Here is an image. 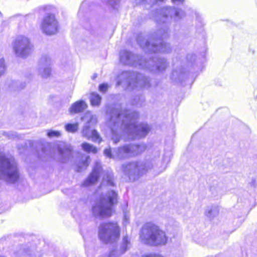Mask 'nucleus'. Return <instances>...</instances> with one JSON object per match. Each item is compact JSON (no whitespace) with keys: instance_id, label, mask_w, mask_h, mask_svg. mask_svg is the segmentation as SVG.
<instances>
[{"instance_id":"f257e3e1","label":"nucleus","mask_w":257,"mask_h":257,"mask_svg":"<svg viewBox=\"0 0 257 257\" xmlns=\"http://www.w3.org/2000/svg\"><path fill=\"white\" fill-rule=\"evenodd\" d=\"M138 112L131 110L113 109L108 121V125L112 133V140L117 143L122 134H126L128 139L134 140L146 136L150 130L147 123L137 124Z\"/></svg>"},{"instance_id":"f03ea898","label":"nucleus","mask_w":257,"mask_h":257,"mask_svg":"<svg viewBox=\"0 0 257 257\" xmlns=\"http://www.w3.org/2000/svg\"><path fill=\"white\" fill-rule=\"evenodd\" d=\"M140 238L144 244L153 246L164 245L168 240L166 232L152 222L147 223L142 226Z\"/></svg>"},{"instance_id":"7ed1b4c3","label":"nucleus","mask_w":257,"mask_h":257,"mask_svg":"<svg viewBox=\"0 0 257 257\" xmlns=\"http://www.w3.org/2000/svg\"><path fill=\"white\" fill-rule=\"evenodd\" d=\"M119 59L120 62L124 65L135 67L139 66L140 68H148L155 72L162 71L168 65L166 60L164 59H156V61L154 59L149 60L146 62L145 64H142L138 56L135 55L126 50H122L120 52Z\"/></svg>"},{"instance_id":"20e7f679","label":"nucleus","mask_w":257,"mask_h":257,"mask_svg":"<svg viewBox=\"0 0 257 257\" xmlns=\"http://www.w3.org/2000/svg\"><path fill=\"white\" fill-rule=\"evenodd\" d=\"M117 195L113 190L101 195L92 206V212L95 217L105 218L111 216L113 206L116 202Z\"/></svg>"},{"instance_id":"39448f33","label":"nucleus","mask_w":257,"mask_h":257,"mask_svg":"<svg viewBox=\"0 0 257 257\" xmlns=\"http://www.w3.org/2000/svg\"><path fill=\"white\" fill-rule=\"evenodd\" d=\"M19 177L17 164L14 157L0 152V179L9 183H14Z\"/></svg>"},{"instance_id":"423d86ee","label":"nucleus","mask_w":257,"mask_h":257,"mask_svg":"<svg viewBox=\"0 0 257 257\" xmlns=\"http://www.w3.org/2000/svg\"><path fill=\"white\" fill-rule=\"evenodd\" d=\"M156 163L155 161L132 162L122 166L124 174L131 181L138 180L140 176L147 171L155 169Z\"/></svg>"},{"instance_id":"0eeeda50","label":"nucleus","mask_w":257,"mask_h":257,"mask_svg":"<svg viewBox=\"0 0 257 257\" xmlns=\"http://www.w3.org/2000/svg\"><path fill=\"white\" fill-rule=\"evenodd\" d=\"M146 149L144 144L126 145L114 150L112 153L110 149H106L104 151V154L109 158L122 159L140 154L144 152Z\"/></svg>"},{"instance_id":"6e6552de","label":"nucleus","mask_w":257,"mask_h":257,"mask_svg":"<svg viewBox=\"0 0 257 257\" xmlns=\"http://www.w3.org/2000/svg\"><path fill=\"white\" fill-rule=\"evenodd\" d=\"M123 83L133 88H147L150 87V81L147 77L133 72H123L117 76V86Z\"/></svg>"},{"instance_id":"1a4fd4ad","label":"nucleus","mask_w":257,"mask_h":257,"mask_svg":"<svg viewBox=\"0 0 257 257\" xmlns=\"http://www.w3.org/2000/svg\"><path fill=\"white\" fill-rule=\"evenodd\" d=\"M120 231V228L117 223L103 222L98 227V236L105 243L114 242L119 238Z\"/></svg>"},{"instance_id":"9d476101","label":"nucleus","mask_w":257,"mask_h":257,"mask_svg":"<svg viewBox=\"0 0 257 257\" xmlns=\"http://www.w3.org/2000/svg\"><path fill=\"white\" fill-rule=\"evenodd\" d=\"M84 124L82 127L81 133L82 136L92 141L99 143L101 138L98 133L95 130H90V127L95 125L97 122V118L95 115L91 112H86L81 118Z\"/></svg>"},{"instance_id":"9b49d317","label":"nucleus","mask_w":257,"mask_h":257,"mask_svg":"<svg viewBox=\"0 0 257 257\" xmlns=\"http://www.w3.org/2000/svg\"><path fill=\"white\" fill-rule=\"evenodd\" d=\"M33 48L30 39L24 35L18 36L13 42V50L17 57H27L32 52Z\"/></svg>"},{"instance_id":"f8f14e48","label":"nucleus","mask_w":257,"mask_h":257,"mask_svg":"<svg viewBox=\"0 0 257 257\" xmlns=\"http://www.w3.org/2000/svg\"><path fill=\"white\" fill-rule=\"evenodd\" d=\"M137 42L140 46L146 51L152 52L170 53L171 48L169 44L163 42L162 40H148L141 37L137 38Z\"/></svg>"},{"instance_id":"ddd939ff","label":"nucleus","mask_w":257,"mask_h":257,"mask_svg":"<svg viewBox=\"0 0 257 257\" xmlns=\"http://www.w3.org/2000/svg\"><path fill=\"white\" fill-rule=\"evenodd\" d=\"M170 16V18L174 21H177L184 16V13L180 9L174 8H164L157 14L155 19L157 23H164Z\"/></svg>"},{"instance_id":"4468645a","label":"nucleus","mask_w":257,"mask_h":257,"mask_svg":"<svg viewBox=\"0 0 257 257\" xmlns=\"http://www.w3.org/2000/svg\"><path fill=\"white\" fill-rule=\"evenodd\" d=\"M41 29L44 34L48 36L54 35L58 32V22L54 15L48 14L44 17Z\"/></svg>"},{"instance_id":"2eb2a0df","label":"nucleus","mask_w":257,"mask_h":257,"mask_svg":"<svg viewBox=\"0 0 257 257\" xmlns=\"http://www.w3.org/2000/svg\"><path fill=\"white\" fill-rule=\"evenodd\" d=\"M52 58L49 54H44L39 61L38 72L39 75L43 78H47L51 74Z\"/></svg>"},{"instance_id":"dca6fc26","label":"nucleus","mask_w":257,"mask_h":257,"mask_svg":"<svg viewBox=\"0 0 257 257\" xmlns=\"http://www.w3.org/2000/svg\"><path fill=\"white\" fill-rule=\"evenodd\" d=\"M102 171V167L100 163L96 162L94 166L93 171L88 178L83 182L82 186H88L95 183L97 180Z\"/></svg>"},{"instance_id":"f3484780","label":"nucleus","mask_w":257,"mask_h":257,"mask_svg":"<svg viewBox=\"0 0 257 257\" xmlns=\"http://www.w3.org/2000/svg\"><path fill=\"white\" fill-rule=\"evenodd\" d=\"M130 246V240L128 236H123L120 249L119 250L116 249L111 250L109 253V257H119L128 249Z\"/></svg>"},{"instance_id":"a211bd4d","label":"nucleus","mask_w":257,"mask_h":257,"mask_svg":"<svg viewBox=\"0 0 257 257\" xmlns=\"http://www.w3.org/2000/svg\"><path fill=\"white\" fill-rule=\"evenodd\" d=\"M87 106V104L84 101L79 100L72 104L69 108V112L72 114L79 113L84 110Z\"/></svg>"},{"instance_id":"6ab92c4d","label":"nucleus","mask_w":257,"mask_h":257,"mask_svg":"<svg viewBox=\"0 0 257 257\" xmlns=\"http://www.w3.org/2000/svg\"><path fill=\"white\" fill-rule=\"evenodd\" d=\"M219 211V207L217 205H211L206 208L205 215L209 220H212L218 215Z\"/></svg>"},{"instance_id":"aec40b11","label":"nucleus","mask_w":257,"mask_h":257,"mask_svg":"<svg viewBox=\"0 0 257 257\" xmlns=\"http://www.w3.org/2000/svg\"><path fill=\"white\" fill-rule=\"evenodd\" d=\"M104 185L110 186H114L113 176L111 173H106L104 175L102 182L101 184V188H102Z\"/></svg>"},{"instance_id":"412c9836","label":"nucleus","mask_w":257,"mask_h":257,"mask_svg":"<svg viewBox=\"0 0 257 257\" xmlns=\"http://www.w3.org/2000/svg\"><path fill=\"white\" fill-rule=\"evenodd\" d=\"M90 157L89 156H84L82 157L81 162L77 164V171L80 172L85 169L89 165Z\"/></svg>"},{"instance_id":"4be33fe9","label":"nucleus","mask_w":257,"mask_h":257,"mask_svg":"<svg viewBox=\"0 0 257 257\" xmlns=\"http://www.w3.org/2000/svg\"><path fill=\"white\" fill-rule=\"evenodd\" d=\"M82 149L86 152L95 154L97 152V148L92 145L87 143H83L81 145Z\"/></svg>"},{"instance_id":"5701e85b","label":"nucleus","mask_w":257,"mask_h":257,"mask_svg":"<svg viewBox=\"0 0 257 257\" xmlns=\"http://www.w3.org/2000/svg\"><path fill=\"white\" fill-rule=\"evenodd\" d=\"M101 99V97L96 93H92L90 94V100L92 106L99 105Z\"/></svg>"},{"instance_id":"b1692460","label":"nucleus","mask_w":257,"mask_h":257,"mask_svg":"<svg viewBox=\"0 0 257 257\" xmlns=\"http://www.w3.org/2000/svg\"><path fill=\"white\" fill-rule=\"evenodd\" d=\"M64 149L59 148V153L61 156L62 159L65 157H67L71 155V148L70 146H66L65 144L63 145Z\"/></svg>"},{"instance_id":"393cba45","label":"nucleus","mask_w":257,"mask_h":257,"mask_svg":"<svg viewBox=\"0 0 257 257\" xmlns=\"http://www.w3.org/2000/svg\"><path fill=\"white\" fill-rule=\"evenodd\" d=\"M65 128L68 132L74 133L78 130V123H67L65 125Z\"/></svg>"},{"instance_id":"a878e982","label":"nucleus","mask_w":257,"mask_h":257,"mask_svg":"<svg viewBox=\"0 0 257 257\" xmlns=\"http://www.w3.org/2000/svg\"><path fill=\"white\" fill-rule=\"evenodd\" d=\"M6 86H7L6 89L8 90H11L16 88L23 89L25 87V86H23L22 87H19L18 83L12 80L8 81L6 84Z\"/></svg>"},{"instance_id":"bb28decb","label":"nucleus","mask_w":257,"mask_h":257,"mask_svg":"<svg viewBox=\"0 0 257 257\" xmlns=\"http://www.w3.org/2000/svg\"><path fill=\"white\" fill-rule=\"evenodd\" d=\"M184 75V73L182 71H178L177 70H174L172 72L171 75V79L174 81H180L181 77Z\"/></svg>"},{"instance_id":"cd10ccee","label":"nucleus","mask_w":257,"mask_h":257,"mask_svg":"<svg viewBox=\"0 0 257 257\" xmlns=\"http://www.w3.org/2000/svg\"><path fill=\"white\" fill-rule=\"evenodd\" d=\"M6 70V67L4 58L0 59V77L3 76Z\"/></svg>"},{"instance_id":"c85d7f7f","label":"nucleus","mask_w":257,"mask_h":257,"mask_svg":"<svg viewBox=\"0 0 257 257\" xmlns=\"http://www.w3.org/2000/svg\"><path fill=\"white\" fill-rule=\"evenodd\" d=\"M61 133L59 131L50 130L48 132L47 136L49 138L58 137L60 136Z\"/></svg>"},{"instance_id":"c756f323","label":"nucleus","mask_w":257,"mask_h":257,"mask_svg":"<svg viewBox=\"0 0 257 257\" xmlns=\"http://www.w3.org/2000/svg\"><path fill=\"white\" fill-rule=\"evenodd\" d=\"M108 88V85L107 84H101L99 86V90L100 91L102 92H105Z\"/></svg>"},{"instance_id":"7c9ffc66","label":"nucleus","mask_w":257,"mask_h":257,"mask_svg":"<svg viewBox=\"0 0 257 257\" xmlns=\"http://www.w3.org/2000/svg\"><path fill=\"white\" fill-rule=\"evenodd\" d=\"M4 135L7 136L10 139H14L17 137V135L13 133H5Z\"/></svg>"},{"instance_id":"2f4dec72","label":"nucleus","mask_w":257,"mask_h":257,"mask_svg":"<svg viewBox=\"0 0 257 257\" xmlns=\"http://www.w3.org/2000/svg\"><path fill=\"white\" fill-rule=\"evenodd\" d=\"M166 167H166V166H165V167H163L162 169H161V170L159 171V172H162V171H164V170L166 169Z\"/></svg>"},{"instance_id":"473e14b6","label":"nucleus","mask_w":257,"mask_h":257,"mask_svg":"<svg viewBox=\"0 0 257 257\" xmlns=\"http://www.w3.org/2000/svg\"><path fill=\"white\" fill-rule=\"evenodd\" d=\"M127 215L126 214L124 215V218H125V219L126 220H127Z\"/></svg>"},{"instance_id":"72a5a7b5","label":"nucleus","mask_w":257,"mask_h":257,"mask_svg":"<svg viewBox=\"0 0 257 257\" xmlns=\"http://www.w3.org/2000/svg\"><path fill=\"white\" fill-rule=\"evenodd\" d=\"M166 37L165 35L163 34L162 36H161V38H165Z\"/></svg>"},{"instance_id":"f704fd0d","label":"nucleus","mask_w":257,"mask_h":257,"mask_svg":"<svg viewBox=\"0 0 257 257\" xmlns=\"http://www.w3.org/2000/svg\"><path fill=\"white\" fill-rule=\"evenodd\" d=\"M169 162H170V159H167V163H168Z\"/></svg>"},{"instance_id":"c9c22d12","label":"nucleus","mask_w":257,"mask_h":257,"mask_svg":"<svg viewBox=\"0 0 257 257\" xmlns=\"http://www.w3.org/2000/svg\"><path fill=\"white\" fill-rule=\"evenodd\" d=\"M167 33V32H165V34H164V35H165V36H166V34Z\"/></svg>"},{"instance_id":"e433bc0d","label":"nucleus","mask_w":257,"mask_h":257,"mask_svg":"<svg viewBox=\"0 0 257 257\" xmlns=\"http://www.w3.org/2000/svg\"><path fill=\"white\" fill-rule=\"evenodd\" d=\"M167 33V32H165V34H164V35H165V36H166V34Z\"/></svg>"},{"instance_id":"4c0bfd02","label":"nucleus","mask_w":257,"mask_h":257,"mask_svg":"<svg viewBox=\"0 0 257 257\" xmlns=\"http://www.w3.org/2000/svg\"><path fill=\"white\" fill-rule=\"evenodd\" d=\"M108 257H109V256Z\"/></svg>"}]
</instances>
